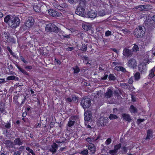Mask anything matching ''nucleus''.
Returning a JSON list of instances; mask_svg holds the SVG:
<instances>
[{
	"instance_id": "18",
	"label": "nucleus",
	"mask_w": 155,
	"mask_h": 155,
	"mask_svg": "<svg viewBox=\"0 0 155 155\" xmlns=\"http://www.w3.org/2000/svg\"><path fill=\"white\" fill-rule=\"evenodd\" d=\"M58 146L55 143H53L51 145V147L49 149V151L51 152L53 154L55 153L58 149Z\"/></svg>"
},
{
	"instance_id": "49",
	"label": "nucleus",
	"mask_w": 155,
	"mask_h": 155,
	"mask_svg": "<svg viewBox=\"0 0 155 155\" xmlns=\"http://www.w3.org/2000/svg\"><path fill=\"white\" fill-rule=\"evenodd\" d=\"M10 54L12 55V56L15 58H17V57L15 53L13 52L10 49Z\"/></svg>"
},
{
	"instance_id": "21",
	"label": "nucleus",
	"mask_w": 155,
	"mask_h": 155,
	"mask_svg": "<svg viewBox=\"0 0 155 155\" xmlns=\"http://www.w3.org/2000/svg\"><path fill=\"white\" fill-rule=\"evenodd\" d=\"M152 130L151 129H150L147 131V134L146 139H150V138L153 137Z\"/></svg>"
},
{
	"instance_id": "15",
	"label": "nucleus",
	"mask_w": 155,
	"mask_h": 155,
	"mask_svg": "<svg viewBox=\"0 0 155 155\" xmlns=\"http://www.w3.org/2000/svg\"><path fill=\"white\" fill-rule=\"evenodd\" d=\"M89 0H79V5L78 7L85 8L87 5V2Z\"/></svg>"
},
{
	"instance_id": "51",
	"label": "nucleus",
	"mask_w": 155,
	"mask_h": 155,
	"mask_svg": "<svg viewBox=\"0 0 155 155\" xmlns=\"http://www.w3.org/2000/svg\"><path fill=\"white\" fill-rule=\"evenodd\" d=\"M74 49L73 47H70L66 48V50L68 51H71Z\"/></svg>"
},
{
	"instance_id": "29",
	"label": "nucleus",
	"mask_w": 155,
	"mask_h": 155,
	"mask_svg": "<svg viewBox=\"0 0 155 155\" xmlns=\"http://www.w3.org/2000/svg\"><path fill=\"white\" fill-rule=\"evenodd\" d=\"M75 123V121L69 120L68 123L67 124V126L69 127H71L74 125Z\"/></svg>"
},
{
	"instance_id": "59",
	"label": "nucleus",
	"mask_w": 155,
	"mask_h": 155,
	"mask_svg": "<svg viewBox=\"0 0 155 155\" xmlns=\"http://www.w3.org/2000/svg\"><path fill=\"white\" fill-rule=\"evenodd\" d=\"M72 98H71L70 97H68L66 99V101H67L69 102H71L72 101Z\"/></svg>"
},
{
	"instance_id": "60",
	"label": "nucleus",
	"mask_w": 155,
	"mask_h": 155,
	"mask_svg": "<svg viewBox=\"0 0 155 155\" xmlns=\"http://www.w3.org/2000/svg\"><path fill=\"white\" fill-rule=\"evenodd\" d=\"M96 95H98V96H101L102 94L101 91H98L96 93Z\"/></svg>"
},
{
	"instance_id": "42",
	"label": "nucleus",
	"mask_w": 155,
	"mask_h": 155,
	"mask_svg": "<svg viewBox=\"0 0 155 155\" xmlns=\"http://www.w3.org/2000/svg\"><path fill=\"white\" fill-rule=\"evenodd\" d=\"M111 142V139L109 138H108L106 140L105 142V143L107 145H109Z\"/></svg>"
},
{
	"instance_id": "19",
	"label": "nucleus",
	"mask_w": 155,
	"mask_h": 155,
	"mask_svg": "<svg viewBox=\"0 0 155 155\" xmlns=\"http://www.w3.org/2000/svg\"><path fill=\"white\" fill-rule=\"evenodd\" d=\"M18 98L19 99H21L22 100V101L20 104V106H21L22 104L24 103V102L25 101L26 99V97L24 95H21L19 96V97L16 96L13 98V99H17Z\"/></svg>"
},
{
	"instance_id": "10",
	"label": "nucleus",
	"mask_w": 155,
	"mask_h": 155,
	"mask_svg": "<svg viewBox=\"0 0 155 155\" xmlns=\"http://www.w3.org/2000/svg\"><path fill=\"white\" fill-rule=\"evenodd\" d=\"M48 13L50 15L54 17L60 16L62 15L61 13L57 12L56 11L53 9L48 10Z\"/></svg>"
},
{
	"instance_id": "37",
	"label": "nucleus",
	"mask_w": 155,
	"mask_h": 155,
	"mask_svg": "<svg viewBox=\"0 0 155 155\" xmlns=\"http://www.w3.org/2000/svg\"><path fill=\"white\" fill-rule=\"evenodd\" d=\"M26 150L29 153H31L32 155H35L33 150L28 147L26 148Z\"/></svg>"
},
{
	"instance_id": "36",
	"label": "nucleus",
	"mask_w": 155,
	"mask_h": 155,
	"mask_svg": "<svg viewBox=\"0 0 155 155\" xmlns=\"http://www.w3.org/2000/svg\"><path fill=\"white\" fill-rule=\"evenodd\" d=\"M19 78L17 77L14 75L10 76V80H14L15 81H18Z\"/></svg>"
},
{
	"instance_id": "64",
	"label": "nucleus",
	"mask_w": 155,
	"mask_h": 155,
	"mask_svg": "<svg viewBox=\"0 0 155 155\" xmlns=\"http://www.w3.org/2000/svg\"><path fill=\"white\" fill-rule=\"evenodd\" d=\"M27 114V112L26 111L23 113L22 116L23 117H25L26 116Z\"/></svg>"
},
{
	"instance_id": "32",
	"label": "nucleus",
	"mask_w": 155,
	"mask_h": 155,
	"mask_svg": "<svg viewBox=\"0 0 155 155\" xmlns=\"http://www.w3.org/2000/svg\"><path fill=\"white\" fill-rule=\"evenodd\" d=\"M141 6H143V5H140L137 6L135 7L136 9H139L138 10L140 11H144L145 10H144L143 7Z\"/></svg>"
},
{
	"instance_id": "45",
	"label": "nucleus",
	"mask_w": 155,
	"mask_h": 155,
	"mask_svg": "<svg viewBox=\"0 0 155 155\" xmlns=\"http://www.w3.org/2000/svg\"><path fill=\"white\" fill-rule=\"evenodd\" d=\"M52 4L54 7L57 9L59 5L58 2H53Z\"/></svg>"
},
{
	"instance_id": "6",
	"label": "nucleus",
	"mask_w": 155,
	"mask_h": 155,
	"mask_svg": "<svg viewBox=\"0 0 155 155\" xmlns=\"http://www.w3.org/2000/svg\"><path fill=\"white\" fill-rule=\"evenodd\" d=\"M108 118L106 117H102L98 120L97 123L98 125L105 126L108 123Z\"/></svg>"
},
{
	"instance_id": "22",
	"label": "nucleus",
	"mask_w": 155,
	"mask_h": 155,
	"mask_svg": "<svg viewBox=\"0 0 155 155\" xmlns=\"http://www.w3.org/2000/svg\"><path fill=\"white\" fill-rule=\"evenodd\" d=\"M130 111L132 113H137V109L133 105L130 106Z\"/></svg>"
},
{
	"instance_id": "39",
	"label": "nucleus",
	"mask_w": 155,
	"mask_h": 155,
	"mask_svg": "<svg viewBox=\"0 0 155 155\" xmlns=\"http://www.w3.org/2000/svg\"><path fill=\"white\" fill-rule=\"evenodd\" d=\"M5 110L3 108H0V115H3V114H6Z\"/></svg>"
},
{
	"instance_id": "24",
	"label": "nucleus",
	"mask_w": 155,
	"mask_h": 155,
	"mask_svg": "<svg viewBox=\"0 0 155 155\" xmlns=\"http://www.w3.org/2000/svg\"><path fill=\"white\" fill-rule=\"evenodd\" d=\"M88 15L90 18H94L96 17L97 15L94 12L91 11L89 12Z\"/></svg>"
},
{
	"instance_id": "57",
	"label": "nucleus",
	"mask_w": 155,
	"mask_h": 155,
	"mask_svg": "<svg viewBox=\"0 0 155 155\" xmlns=\"http://www.w3.org/2000/svg\"><path fill=\"white\" fill-rule=\"evenodd\" d=\"M107 76L108 75L107 74H106V73H105L104 76L101 78V79L106 80L107 78Z\"/></svg>"
},
{
	"instance_id": "27",
	"label": "nucleus",
	"mask_w": 155,
	"mask_h": 155,
	"mask_svg": "<svg viewBox=\"0 0 155 155\" xmlns=\"http://www.w3.org/2000/svg\"><path fill=\"white\" fill-rule=\"evenodd\" d=\"M17 67L19 71L23 73L24 74L27 75H28V74L23 69L21 68V67H19L18 65H17Z\"/></svg>"
},
{
	"instance_id": "23",
	"label": "nucleus",
	"mask_w": 155,
	"mask_h": 155,
	"mask_svg": "<svg viewBox=\"0 0 155 155\" xmlns=\"http://www.w3.org/2000/svg\"><path fill=\"white\" fill-rule=\"evenodd\" d=\"M14 144L15 145H18L19 146L22 144V142L21 141L20 139L19 138H18L15 139L14 141Z\"/></svg>"
},
{
	"instance_id": "26",
	"label": "nucleus",
	"mask_w": 155,
	"mask_h": 155,
	"mask_svg": "<svg viewBox=\"0 0 155 155\" xmlns=\"http://www.w3.org/2000/svg\"><path fill=\"white\" fill-rule=\"evenodd\" d=\"M64 7L62 6H61L60 5L58 6V8H57L58 10H60L61 11H64L65 12V8L67 7V6L66 5V4L65 3H64L63 5Z\"/></svg>"
},
{
	"instance_id": "12",
	"label": "nucleus",
	"mask_w": 155,
	"mask_h": 155,
	"mask_svg": "<svg viewBox=\"0 0 155 155\" xmlns=\"http://www.w3.org/2000/svg\"><path fill=\"white\" fill-rule=\"evenodd\" d=\"M114 94V91L110 89H108L104 94L105 97L107 99L110 98Z\"/></svg>"
},
{
	"instance_id": "54",
	"label": "nucleus",
	"mask_w": 155,
	"mask_h": 155,
	"mask_svg": "<svg viewBox=\"0 0 155 155\" xmlns=\"http://www.w3.org/2000/svg\"><path fill=\"white\" fill-rule=\"evenodd\" d=\"M154 76V74L151 72H150V73L149 75V77L150 78H153Z\"/></svg>"
},
{
	"instance_id": "31",
	"label": "nucleus",
	"mask_w": 155,
	"mask_h": 155,
	"mask_svg": "<svg viewBox=\"0 0 155 155\" xmlns=\"http://www.w3.org/2000/svg\"><path fill=\"white\" fill-rule=\"evenodd\" d=\"M109 118L110 120L115 119L117 118L118 116L116 115L110 114L109 117Z\"/></svg>"
},
{
	"instance_id": "3",
	"label": "nucleus",
	"mask_w": 155,
	"mask_h": 155,
	"mask_svg": "<svg viewBox=\"0 0 155 155\" xmlns=\"http://www.w3.org/2000/svg\"><path fill=\"white\" fill-rule=\"evenodd\" d=\"M45 29L47 31H48L58 32L59 31V28L52 23H50L47 25Z\"/></svg>"
},
{
	"instance_id": "43",
	"label": "nucleus",
	"mask_w": 155,
	"mask_h": 155,
	"mask_svg": "<svg viewBox=\"0 0 155 155\" xmlns=\"http://www.w3.org/2000/svg\"><path fill=\"white\" fill-rule=\"evenodd\" d=\"M94 140V139L92 137H89L86 139V141L88 142H92Z\"/></svg>"
},
{
	"instance_id": "56",
	"label": "nucleus",
	"mask_w": 155,
	"mask_h": 155,
	"mask_svg": "<svg viewBox=\"0 0 155 155\" xmlns=\"http://www.w3.org/2000/svg\"><path fill=\"white\" fill-rule=\"evenodd\" d=\"M143 6H142V7H143L144 10L145 9H147L149 7L150 5H143Z\"/></svg>"
},
{
	"instance_id": "17",
	"label": "nucleus",
	"mask_w": 155,
	"mask_h": 155,
	"mask_svg": "<svg viewBox=\"0 0 155 155\" xmlns=\"http://www.w3.org/2000/svg\"><path fill=\"white\" fill-rule=\"evenodd\" d=\"M2 38L4 42L6 43L8 45V44H9L10 41V38L9 36L7 33H5L3 35Z\"/></svg>"
},
{
	"instance_id": "33",
	"label": "nucleus",
	"mask_w": 155,
	"mask_h": 155,
	"mask_svg": "<svg viewBox=\"0 0 155 155\" xmlns=\"http://www.w3.org/2000/svg\"><path fill=\"white\" fill-rule=\"evenodd\" d=\"M134 78L136 80H137L140 79V74L139 72H137L134 75Z\"/></svg>"
},
{
	"instance_id": "9",
	"label": "nucleus",
	"mask_w": 155,
	"mask_h": 155,
	"mask_svg": "<svg viewBox=\"0 0 155 155\" xmlns=\"http://www.w3.org/2000/svg\"><path fill=\"white\" fill-rule=\"evenodd\" d=\"M123 54L125 57H130L133 54L132 51L128 48H126L123 50Z\"/></svg>"
},
{
	"instance_id": "35",
	"label": "nucleus",
	"mask_w": 155,
	"mask_h": 155,
	"mask_svg": "<svg viewBox=\"0 0 155 155\" xmlns=\"http://www.w3.org/2000/svg\"><path fill=\"white\" fill-rule=\"evenodd\" d=\"M109 79L110 80H114L116 79V77L113 74H110L109 76L108 77Z\"/></svg>"
},
{
	"instance_id": "2",
	"label": "nucleus",
	"mask_w": 155,
	"mask_h": 155,
	"mask_svg": "<svg viewBox=\"0 0 155 155\" xmlns=\"http://www.w3.org/2000/svg\"><path fill=\"white\" fill-rule=\"evenodd\" d=\"M81 104L84 109L88 108L91 104L90 99L89 98L85 97L81 100Z\"/></svg>"
},
{
	"instance_id": "1",
	"label": "nucleus",
	"mask_w": 155,
	"mask_h": 155,
	"mask_svg": "<svg viewBox=\"0 0 155 155\" xmlns=\"http://www.w3.org/2000/svg\"><path fill=\"white\" fill-rule=\"evenodd\" d=\"M144 27L139 26L134 30V35L137 38H140L143 37L145 33L143 30Z\"/></svg>"
},
{
	"instance_id": "5",
	"label": "nucleus",
	"mask_w": 155,
	"mask_h": 155,
	"mask_svg": "<svg viewBox=\"0 0 155 155\" xmlns=\"http://www.w3.org/2000/svg\"><path fill=\"white\" fill-rule=\"evenodd\" d=\"M127 64L129 67L134 68L137 66V62L135 59L131 58L128 60Z\"/></svg>"
},
{
	"instance_id": "8",
	"label": "nucleus",
	"mask_w": 155,
	"mask_h": 155,
	"mask_svg": "<svg viewBox=\"0 0 155 155\" xmlns=\"http://www.w3.org/2000/svg\"><path fill=\"white\" fill-rule=\"evenodd\" d=\"M76 14L81 16H84L85 14V11L84 8L78 7L75 11Z\"/></svg>"
},
{
	"instance_id": "40",
	"label": "nucleus",
	"mask_w": 155,
	"mask_h": 155,
	"mask_svg": "<svg viewBox=\"0 0 155 155\" xmlns=\"http://www.w3.org/2000/svg\"><path fill=\"white\" fill-rule=\"evenodd\" d=\"M139 49V48L137 45H135L132 48V50L136 52Z\"/></svg>"
},
{
	"instance_id": "20",
	"label": "nucleus",
	"mask_w": 155,
	"mask_h": 155,
	"mask_svg": "<svg viewBox=\"0 0 155 155\" xmlns=\"http://www.w3.org/2000/svg\"><path fill=\"white\" fill-rule=\"evenodd\" d=\"M88 147L89 150L92 153H94L95 151L96 148L94 145L92 143H89L88 145Z\"/></svg>"
},
{
	"instance_id": "11",
	"label": "nucleus",
	"mask_w": 155,
	"mask_h": 155,
	"mask_svg": "<svg viewBox=\"0 0 155 155\" xmlns=\"http://www.w3.org/2000/svg\"><path fill=\"white\" fill-rule=\"evenodd\" d=\"M92 114L91 111L87 110L84 112V119L85 121H88L91 119Z\"/></svg>"
},
{
	"instance_id": "4",
	"label": "nucleus",
	"mask_w": 155,
	"mask_h": 155,
	"mask_svg": "<svg viewBox=\"0 0 155 155\" xmlns=\"http://www.w3.org/2000/svg\"><path fill=\"white\" fill-rule=\"evenodd\" d=\"M11 20V25L10 27L12 28H15L18 26L20 23V20L15 16H10Z\"/></svg>"
},
{
	"instance_id": "28",
	"label": "nucleus",
	"mask_w": 155,
	"mask_h": 155,
	"mask_svg": "<svg viewBox=\"0 0 155 155\" xmlns=\"http://www.w3.org/2000/svg\"><path fill=\"white\" fill-rule=\"evenodd\" d=\"M105 15V13L103 9H100L98 11V15L100 16H103Z\"/></svg>"
},
{
	"instance_id": "38",
	"label": "nucleus",
	"mask_w": 155,
	"mask_h": 155,
	"mask_svg": "<svg viewBox=\"0 0 155 155\" xmlns=\"http://www.w3.org/2000/svg\"><path fill=\"white\" fill-rule=\"evenodd\" d=\"M88 150L87 149L84 150L82 151L81 153L80 154H81L82 155H87L88 154Z\"/></svg>"
},
{
	"instance_id": "50",
	"label": "nucleus",
	"mask_w": 155,
	"mask_h": 155,
	"mask_svg": "<svg viewBox=\"0 0 155 155\" xmlns=\"http://www.w3.org/2000/svg\"><path fill=\"white\" fill-rule=\"evenodd\" d=\"M82 49L83 51H85L87 49V47L85 45V44H84V45H83L82 46Z\"/></svg>"
},
{
	"instance_id": "48",
	"label": "nucleus",
	"mask_w": 155,
	"mask_h": 155,
	"mask_svg": "<svg viewBox=\"0 0 155 155\" xmlns=\"http://www.w3.org/2000/svg\"><path fill=\"white\" fill-rule=\"evenodd\" d=\"M144 119H139L137 120V123L139 124L141 122L144 121Z\"/></svg>"
},
{
	"instance_id": "13",
	"label": "nucleus",
	"mask_w": 155,
	"mask_h": 155,
	"mask_svg": "<svg viewBox=\"0 0 155 155\" xmlns=\"http://www.w3.org/2000/svg\"><path fill=\"white\" fill-rule=\"evenodd\" d=\"M34 20L33 18L28 19L25 23V26L28 28H31L34 25Z\"/></svg>"
},
{
	"instance_id": "61",
	"label": "nucleus",
	"mask_w": 155,
	"mask_h": 155,
	"mask_svg": "<svg viewBox=\"0 0 155 155\" xmlns=\"http://www.w3.org/2000/svg\"><path fill=\"white\" fill-rule=\"evenodd\" d=\"M21 152L17 151L14 153V155H20Z\"/></svg>"
},
{
	"instance_id": "7",
	"label": "nucleus",
	"mask_w": 155,
	"mask_h": 155,
	"mask_svg": "<svg viewBox=\"0 0 155 155\" xmlns=\"http://www.w3.org/2000/svg\"><path fill=\"white\" fill-rule=\"evenodd\" d=\"M121 143L115 145L114 150H110L109 153L111 155H117L118 153V150L121 148Z\"/></svg>"
},
{
	"instance_id": "44",
	"label": "nucleus",
	"mask_w": 155,
	"mask_h": 155,
	"mask_svg": "<svg viewBox=\"0 0 155 155\" xmlns=\"http://www.w3.org/2000/svg\"><path fill=\"white\" fill-rule=\"evenodd\" d=\"M120 87H125L127 86V88H128V86L127 84L126 83H121L120 84Z\"/></svg>"
},
{
	"instance_id": "53",
	"label": "nucleus",
	"mask_w": 155,
	"mask_h": 155,
	"mask_svg": "<svg viewBox=\"0 0 155 155\" xmlns=\"http://www.w3.org/2000/svg\"><path fill=\"white\" fill-rule=\"evenodd\" d=\"M121 148L123 150V151L125 153L127 152V148L125 146L123 147H122Z\"/></svg>"
},
{
	"instance_id": "14",
	"label": "nucleus",
	"mask_w": 155,
	"mask_h": 155,
	"mask_svg": "<svg viewBox=\"0 0 155 155\" xmlns=\"http://www.w3.org/2000/svg\"><path fill=\"white\" fill-rule=\"evenodd\" d=\"M42 7L41 4L38 3V4H35L33 6V9L36 12H39L42 11Z\"/></svg>"
},
{
	"instance_id": "46",
	"label": "nucleus",
	"mask_w": 155,
	"mask_h": 155,
	"mask_svg": "<svg viewBox=\"0 0 155 155\" xmlns=\"http://www.w3.org/2000/svg\"><path fill=\"white\" fill-rule=\"evenodd\" d=\"M111 35V32L109 31H107L105 33V35L106 36H108Z\"/></svg>"
},
{
	"instance_id": "30",
	"label": "nucleus",
	"mask_w": 155,
	"mask_h": 155,
	"mask_svg": "<svg viewBox=\"0 0 155 155\" xmlns=\"http://www.w3.org/2000/svg\"><path fill=\"white\" fill-rule=\"evenodd\" d=\"M115 69L116 70H117L118 71L120 70L123 72L126 71V69L124 68L121 66H119L118 67H115Z\"/></svg>"
},
{
	"instance_id": "47",
	"label": "nucleus",
	"mask_w": 155,
	"mask_h": 155,
	"mask_svg": "<svg viewBox=\"0 0 155 155\" xmlns=\"http://www.w3.org/2000/svg\"><path fill=\"white\" fill-rule=\"evenodd\" d=\"M134 79L133 77H131L130 78L129 80L128 83L129 84H131L133 82V80Z\"/></svg>"
},
{
	"instance_id": "16",
	"label": "nucleus",
	"mask_w": 155,
	"mask_h": 155,
	"mask_svg": "<svg viewBox=\"0 0 155 155\" xmlns=\"http://www.w3.org/2000/svg\"><path fill=\"white\" fill-rule=\"evenodd\" d=\"M121 117L124 120L127 121L129 122H130L132 120L130 115L127 114H122Z\"/></svg>"
},
{
	"instance_id": "58",
	"label": "nucleus",
	"mask_w": 155,
	"mask_h": 155,
	"mask_svg": "<svg viewBox=\"0 0 155 155\" xmlns=\"http://www.w3.org/2000/svg\"><path fill=\"white\" fill-rule=\"evenodd\" d=\"M77 97L75 96H73L72 97V99L73 101H76V100L77 99Z\"/></svg>"
},
{
	"instance_id": "55",
	"label": "nucleus",
	"mask_w": 155,
	"mask_h": 155,
	"mask_svg": "<svg viewBox=\"0 0 155 155\" xmlns=\"http://www.w3.org/2000/svg\"><path fill=\"white\" fill-rule=\"evenodd\" d=\"M25 149V148L24 146H21L19 147V150L18 151L21 152V151Z\"/></svg>"
},
{
	"instance_id": "63",
	"label": "nucleus",
	"mask_w": 155,
	"mask_h": 155,
	"mask_svg": "<svg viewBox=\"0 0 155 155\" xmlns=\"http://www.w3.org/2000/svg\"><path fill=\"white\" fill-rule=\"evenodd\" d=\"M55 62L57 63L58 64H60L61 63L60 61L57 59H55Z\"/></svg>"
},
{
	"instance_id": "34",
	"label": "nucleus",
	"mask_w": 155,
	"mask_h": 155,
	"mask_svg": "<svg viewBox=\"0 0 155 155\" xmlns=\"http://www.w3.org/2000/svg\"><path fill=\"white\" fill-rule=\"evenodd\" d=\"M74 70V73L78 74L80 71L79 68L78 66H76L75 68H73Z\"/></svg>"
},
{
	"instance_id": "25",
	"label": "nucleus",
	"mask_w": 155,
	"mask_h": 155,
	"mask_svg": "<svg viewBox=\"0 0 155 155\" xmlns=\"http://www.w3.org/2000/svg\"><path fill=\"white\" fill-rule=\"evenodd\" d=\"M82 28L84 30L88 31L91 28V26L88 24H83L82 25Z\"/></svg>"
},
{
	"instance_id": "41",
	"label": "nucleus",
	"mask_w": 155,
	"mask_h": 155,
	"mask_svg": "<svg viewBox=\"0 0 155 155\" xmlns=\"http://www.w3.org/2000/svg\"><path fill=\"white\" fill-rule=\"evenodd\" d=\"M4 21L6 23H8L10 20V16L8 15L4 19Z\"/></svg>"
},
{
	"instance_id": "62",
	"label": "nucleus",
	"mask_w": 155,
	"mask_h": 155,
	"mask_svg": "<svg viewBox=\"0 0 155 155\" xmlns=\"http://www.w3.org/2000/svg\"><path fill=\"white\" fill-rule=\"evenodd\" d=\"M54 122H51L50 124V127L51 128H52L54 125Z\"/></svg>"
},
{
	"instance_id": "52",
	"label": "nucleus",
	"mask_w": 155,
	"mask_h": 155,
	"mask_svg": "<svg viewBox=\"0 0 155 155\" xmlns=\"http://www.w3.org/2000/svg\"><path fill=\"white\" fill-rule=\"evenodd\" d=\"M21 60L25 63L27 64L28 63V61L25 60L23 56H21Z\"/></svg>"
}]
</instances>
